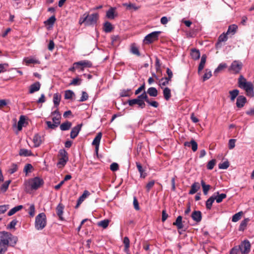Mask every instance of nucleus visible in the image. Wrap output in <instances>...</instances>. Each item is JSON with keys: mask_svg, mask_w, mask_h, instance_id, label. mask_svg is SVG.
I'll return each instance as SVG.
<instances>
[{"mask_svg": "<svg viewBox=\"0 0 254 254\" xmlns=\"http://www.w3.org/2000/svg\"><path fill=\"white\" fill-rule=\"evenodd\" d=\"M99 17V15L98 13L89 14L88 13L85 12L80 17L78 23L80 25L84 24L86 26L94 25L97 23Z\"/></svg>", "mask_w": 254, "mask_h": 254, "instance_id": "f257e3e1", "label": "nucleus"}, {"mask_svg": "<svg viewBox=\"0 0 254 254\" xmlns=\"http://www.w3.org/2000/svg\"><path fill=\"white\" fill-rule=\"evenodd\" d=\"M44 184V180L38 176L27 180L24 182L26 188L31 190H37L42 187Z\"/></svg>", "mask_w": 254, "mask_h": 254, "instance_id": "f03ea898", "label": "nucleus"}, {"mask_svg": "<svg viewBox=\"0 0 254 254\" xmlns=\"http://www.w3.org/2000/svg\"><path fill=\"white\" fill-rule=\"evenodd\" d=\"M238 86L244 89L247 95L253 96L254 95V85L251 82L247 81V79L243 76L240 75L238 78Z\"/></svg>", "mask_w": 254, "mask_h": 254, "instance_id": "7ed1b4c3", "label": "nucleus"}, {"mask_svg": "<svg viewBox=\"0 0 254 254\" xmlns=\"http://www.w3.org/2000/svg\"><path fill=\"white\" fill-rule=\"evenodd\" d=\"M18 239L10 233L6 231L0 232V242L13 246L15 245Z\"/></svg>", "mask_w": 254, "mask_h": 254, "instance_id": "20e7f679", "label": "nucleus"}, {"mask_svg": "<svg viewBox=\"0 0 254 254\" xmlns=\"http://www.w3.org/2000/svg\"><path fill=\"white\" fill-rule=\"evenodd\" d=\"M47 225V217L46 214L40 213L36 216L35 221V228L37 230H43Z\"/></svg>", "mask_w": 254, "mask_h": 254, "instance_id": "39448f33", "label": "nucleus"}, {"mask_svg": "<svg viewBox=\"0 0 254 254\" xmlns=\"http://www.w3.org/2000/svg\"><path fill=\"white\" fill-rule=\"evenodd\" d=\"M59 161L58 165L59 167L64 166L68 161V154L64 149H61L58 154Z\"/></svg>", "mask_w": 254, "mask_h": 254, "instance_id": "423d86ee", "label": "nucleus"}, {"mask_svg": "<svg viewBox=\"0 0 254 254\" xmlns=\"http://www.w3.org/2000/svg\"><path fill=\"white\" fill-rule=\"evenodd\" d=\"M161 33V31H154L148 34L145 36L144 42L146 44H150L153 42L158 39Z\"/></svg>", "mask_w": 254, "mask_h": 254, "instance_id": "0eeeda50", "label": "nucleus"}, {"mask_svg": "<svg viewBox=\"0 0 254 254\" xmlns=\"http://www.w3.org/2000/svg\"><path fill=\"white\" fill-rule=\"evenodd\" d=\"M251 248V244L249 241L245 240L239 246V249L242 254H248Z\"/></svg>", "mask_w": 254, "mask_h": 254, "instance_id": "6e6552de", "label": "nucleus"}, {"mask_svg": "<svg viewBox=\"0 0 254 254\" xmlns=\"http://www.w3.org/2000/svg\"><path fill=\"white\" fill-rule=\"evenodd\" d=\"M118 16V13L116 11V8L111 7L107 11L106 17L109 19H114Z\"/></svg>", "mask_w": 254, "mask_h": 254, "instance_id": "1a4fd4ad", "label": "nucleus"}, {"mask_svg": "<svg viewBox=\"0 0 254 254\" xmlns=\"http://www.w3.org/2000/svg\"><path fill=\"white\" fill-rule=\"evenodd\" d=\"M242 65L243 64L241 62L235 61L232 63L230 69L233 70L234 73H238L241 70Z\"/></svg>", "mask_w": 254, "mask_h": 254, "instance_id": "9d476101", "label": "nucleus"}, {"mask_svg": "<svg viewBox=\"0 0 254 254\" xmlns=\"http://www.w3.org/2000/svg\"><path fill=\"white\" fill-rule=\"evenodd\" d=\"M82 124H78L75 127H73L70 132V137L72 139H74L78 134L81 130Z\"/></svg>", "mask_w": 254, "mask_h": 254, "instance_id": "9b49d317", "label": "nucleus"}, {"mask_svg": "<svg viewBox=\"0 0 254 254\" xmlns=\"http://www.w3.org/2000/svg\"><path fill=\"white\" fill-rule=\"evenodd\" d=\"M90 194V192L87 190H85L83 192V193L79 197L77 200V204L75 206V209H77L80 204L82 203L83 201Z\"/></svg>", "mask_w": 254, "mask_h": 254, "instance_id": "f8f14e48", "label": "nucleus"}, {"mask_svg": "<svg viewBox=\"0 0 254 254\" xmlns=\"http://www.w3.org/2000/svg\"><path fill=\"white\" fill-rule=\"evenodd\" d=\"M146 93L144 91L141 95L137 96L136 99H131L128 100L127 102L130 106H133L135 104L137 105L139 99H146Z\"/></svg>", "mask_w": 254, "mask_h": 254, "instance_id": "ddd939ff", "label": "nucleus"}, {"mask_svg": "<svg viewBox=\"0 0 254 254\" xmlns=\"http://www.w3.org/2000/svg\"><path fill=\"white\" fill-rule=\"evenodd\" d=\"M191 217L197 223H199L202 219V214L200 211H194L192 212Z\"/></svg>", "mask_w": 254, "mask_h": 254, "instance_id": "4468645a", "label": "nucleus"}, {"mask_svg": "<svg viewBox=\"0 0 254 254\" xmlns=\"http://www.w3.org/2000/svg\"><path fill=\"white\" fill-rule=\"evenodd\" d=\"M247 101V99L245 96H239L237 99L236 106L239 108H242L244 106Z\"/></svg>", "mask_w": 254, "mask_h": 254, "instance_id": "2eb2a0df", "label": "nucleus"}, {"mask_svg": "<svg viewBox=\"0 0 254 254\" xmlns=\"http://www.w3.org/2000/svg\"><path fill=\"white\" fill-rule=\"evenodd\" d=\"M73 65H76V67L78 66H83L85 68L91 67L92 66V64L90 61L84 60L74 63Z\"/></svg>", "mask_w": 254, "mask_h": 254, "instance_id": "dca6fc26", "label": "nucleus"}, {"mask_svg": "<svg viewBox=\"0 0 254 254\" xmlns=\"http://www.w3.org/2000/svg\"><path fill=\"white\" fill-rule=\"evenodd\" d=\"M41 87V84L39 82H36L33 84H31L29 87V93L32 94L36 91L40 90Z\"/></svg>", "mask_w": 254, "mask_h": 254, "instance_id": "f3484780", "label": "nucleus"}, {"mask_svg": "<svg viewBox=\"0 0 254 254\" xmlns=\"http://www.w3.org/2000/svg\"><path fill=\"white\" fill-rule=\"evenodd\" d=\"M184 145L185 146L191 147L192 150L193 152H195L197 149V142L193 139L191 140L190 142H185Z\"/></svg>", "mask_w": 254, "mask_h": 254, "instance_id": "a211bd4d", "label": "nucleus"}, {"mask_svg": "<svg viewBox=\"0 0 254 254\" xmlns=\"http://www.w3.org/2000/svg\"><path fill=\"white\" fill-rule=\"evenodd\" d=\"M64 206L62 203H59L56 207V213L59 219L61 220H63V214L64 213Z\"/></svg>", "mask_w": 254, "mask_h": 254, "instance_id": "6ab92c4d", "label": "nucleus"}, {"mask_svg": "<svg viewBox=\"0 0 254 254\" xmlns=\"http://www.w3.org/2000/svg\"><path fill=\"white\" fill-rule=\"evenodd\" d=\"M33 141L35 147H39L42 142L41 136L38 134H36L33 137Z\"/></svg>", "mask_w": 254, "mask_h": 254, "instance_id": "aec40b11", "label": "nucleus"}, {"mask_svg": "<svg viewBox=\"0 0 254 254\" xmlns=\"http://www.w3.org/2000/svg\"><path fill=\"white\" fill-rule=\"evenodd\" d=\"M227 34L223 33L221 34L218 39V42L216 44V47L217 48H220L221 47V43L222 42H225L227 40L228 37L227 36Z\"/></svg>", "mask_w": 254, "mask_h": 254, "instance_id": "412c9836", "label": "nucleus"}, {"mask_svg": "<svg viewBox=\"0 0 254 254\" xmlns=\"http://www.w3.org/2000/svg\"><path fill=\"white\" fill-rule=\"evenodd\" d=\"M206 55L204 54L202 56L200 62L199 64L198 67V73L200 74V71L203 69L206 61Z\"/></svg>", "mask_w": 254, "mask_h": 254, "instance_id": "4be33fe9", "label": "nucleus"}, {"mask_svg": "<svg viewBox=\"0 0 254 254\" xmlns=\"http://www.w3.org/2000/svg\"><path fill=\"white\" fill-rule=\"evenodd\" d=\"M173 225L174 226H176L178 229H182L184 227V225L182 223V217L181 216H179L175 222H173Z\"/></svg>", "mask_w": 254, "mask_h": 254, "instance_id": "5701e85b", "label": "nucleus"}, {"mask_svg": "<svg viewBox=\"0 0 254 254\" xmlns=\"http://www.w3.org/2000/svg\"><path fill=\"white\" fill-rule=\"evenodd\" d=\"M104 31L106 33H110L113 29V26L109 21H106L103 25Z\"/></svg>", "mask_w": 254, "mask_h": 254, "instance_id": "b1692460", "label": "nucleus"}, {"mask_svg": "<svg viewBox=\"0 0 254 254\" xmlns=\"http://www.w3.org/2000/svg\"><path fill=\"white\" fill-rule=\"evenodd\" d=\"M190 55L193 60H197L200 58V52L198 50L192 49L191 50Z\"/></svg>", "mask_w": 254, "mask_h": 254, "instance_id": "393cba45", "label": "nucleus"}, {"mask_svg": "<svg viewBox=\"0 0 254 254\" xmlns=\"http://www.w3.org/2000/svg\"><path fill=\"white\" fill-rule=\"evenodd\" d=\"M132 94L131 90L130 89H123L121 90L120 93V97H129Z\"/></svg>", "mask_w": 254, "mask_h": 254, "instance_id": "a878e982", "label": "nucleus"}, {"mask_svg": "<svg viewBox=\"0 0 254 254\" xmlns=\"http://www.w3.org/2000/svg\"><path fill=\"white\" fill-rule=\"evenodd\" d=\"M163 96L166 100H169L171 97V90L168 87H165L163 91Z\"/></svg>", "mask_w": 254, "mask_h": 254, "instance_id": "bb28decb", "label": "nucleus"}, {"mask_svg": "<svg viewBox=\"0 0 254 254\" xmlns=\"http://www.w3.org/2000/svg\"><path fill=\"white\" fill-rule=\"evenodd\" d=\"M200 188L199 185L198 183H193L191 186V189L190 190L189 194H193L196 192L198 189Z\"/></svg>", "mask_w": 254, "mask_h": 254, "instance_id": "cd10ccee", "label": "nucleus"}, {"mask_svg": "<svg viewBox=\"0 0 254 254\" xmlns=\"http://www.w3.org/2000/svg\"><path fill=\"white\" fill-rule=\"evenodd\" d=\"M61 95L59 93H55L53 96V102L55 107H57L60 103Z\"/></svg>", "mask_w": 254, "mask_h": 254, "instance_id": "c85d7f7f", "label": "nucleus"}, {"mask_svg": "<svg viewBox=\"0 0 254 254\" xmlns=\"http://www.w3.org/2000/svg\"><path fill=\"white\" fill-rule=\"evenodd\" d=\"M72 124L71 122L66 121L60 126V129L63 131L68 130L71 127Z\"/></svg>", "mask_w": 254, "mask_h": 254, "instance_id": "c756f323", "label": "nucleus"}, {"mask_svg": "<svg viewBox=\"0 0 254 254\" xmlns=\"http://www.w3.org/2000/svg\"><path fill=\"white\" fill-rule=\"evenodd\" d=\"M250 221V219L248 218H245L244 220H243L240 225L239 230L240 231H244V230L246 229L247 224Z\"/></svg>", "mask_w": 254, "mask_h": 254, "instance_id": "7c9ffc66", "label": "nucleus"}, {"mask_svg": "<svg viewBox=\"0 0 254 254\" xmlns=\"http://www.w3.org/2000/svg\"><path fill=\"white\" fill-rule=\"evenodd\" d=\"M23 208V206L21 205H17L13 208L11 209L8 212V216H12L17 211L21 210Z\"/></svg>", "mask_w": 254, "mask_h": 254, "instance_id": "2f4dec72", "label": "nucleus"}, {"mask_svg": "<svg viewBox=\"0 0 254 254\" xmlns=\"http://www.w3.org/2000/svg\"><path fill=\"white\" fill-rule=\"evenodd\" d=\"M229 93L230 95L231 101L233 102L234 101L235 98L238 96L239 94V91L238 89H234L230 91Z\"/></svg>", "mask_w": 254, "mask_h": 254, "instance_id": "473e14b6", "label": "nucleus"}, {"mask_svg": "<svg viewBox=\"0 0 254 254\" xmlns=\"http://www.w3.org/2000/svg\"><path fill=\"white\" fill-rule=\"evenodd\" d=\"M102 134L101 132H98L95 137L94 138L92 144L95 146H99L100 142L102 138Z\"/></svg>", "mask_w": 254, "mask_h": 254, "instance_id": "72a5a7b5", "label": "nucleus"}, {"mask_svg": "<svg viewBox=\"0 0 254 254\" xmlns=\"http://www.w3.org/2000/svg\"><path fill=\"white\" fill-rule=\"evenodd\" d=\"M146 93L152 97H156L158 95L157 90L156 88L153 87L149 88Z\"/></svg>", "mask_w": 254, "mask_h": 254, "instance_id": "f704fd0d", "label": "nucleus"}, {"mask_svg": "<svg viewBox=\"0 0 254 254\" xmlns=\"http://www.w3.org/2000/svg\"><path fill=\"white\" fill-rule=\"evenodd\" d=\"M32 153L30 150L27 149H20L19 152V155L23 156H29L32 155Z\"/></svg>", "mask_w": 254, "mask_h": 254, "instance_id": "c9c22d12", "label": "nucleus"}, {"mask_svg": "<svg viewBox=\"0 0 254 254\" xmlns=\"http://www.w3.org/2000/svg\"><path fill=\"white\" fill-rule=\"evenodd\" d=\"M110 223L109 219H104L98 222L97 225L98 226L101 227L104 229H106L108 227Z\"/></svg>", "mask_w": 254, "mask_h": 254, "instance_id": "e433bc0d", "label": "nucleus"}, {"mask_svg": "<svg viewBox=\"0 0 254 254\" xmlns=\"http://www.w3.org/2000/svg\"><path fill=\"white\" fill-rule=\"evenodd\" d=\"M237 28L238 26L235 24H233L229 26L227 31L226 34L231 33L232 35H234L236 33Z\"/></svg>", "mask_w": 254, "mask_h": 254, "instance_id": "4c0bfd02", "label": "nucleus"}, {"mask_svg": "<svg viewBox=\"0 0 254 254\" xmlns=\"http://www.w3.org/2000/svg\"><path fill=\"white\" fill-rule=\"evenodd\" d=\"M18 169V166L16 164H12L8 169L7 172L8 174H12L17 171Z\"/></svg>", "mask_w": 254, "mask_h": 254, "instance_id": "58836bf2", "label": "nucleus"}, {"mask_svg": "<svg viewBox=\"0 0 254 254\" xmlns=\"http://www.w3.org/2000/svg\"><path fill=\"white\" fill-rule=\"evenodd\" d=\"M201 184L203 189V193L204 194L206 195L210 188V186L209 185H206L203 180H201Z\"/></svg>", "mask_w": 254, "mask_h": 254, "instance_id": "ea45409f", "label": "nucleus"}, {"mask_svg": "<svg viewBox=\"0 0 254 254\" xmlns=\"http://www.w3.org/2000/svg\"><path fill=\"white\" fill-rule=\"evenodd\" d=\"M25 120V119L24 116H21L20 117L19 120L17 124V129L19 131H20L22 129Z\"/></svg>", "mask_w": 254, "mask_h": 254, "instance_id": "a19ab883", "label": "nucleus"}, {"mask_svg": "<svg viewBox=\"0 0 254 254\" xmlns=\"http://www.w3.org/2000/svg\"><path fill=\"white\" fill-rule=\"evenodd\" d=\"M144 100L145 101V102L147 103H148L149 105H150V106H151L154 108H157L159 106V103L157 101H150L149 99L148 96L147 95H146V98L144 99Z\"/></svg>", "mask_w": 254, "mask_h": 254, "instance_id": "79ce46f5", "label": "nucleus"}, {"mask_svg": "<svg viewBox=\"0 0 254 254\" xmlns=\"http://www.w3.org/2000/svg\"><path fill=\"white\" fill-rule=\"evenodd\" d=\"M9 245L0 242V254H4L7 251Z\"/></svg>", "mask_w": 254, "mask_h": 254, "instance_id": "37998d69", "label": "nucleus"}, {"mask_svg": "<svg viewBox=\"0 0 254 254\" xmlns=\"http://www.w3.org/2000/svg\"><path fill=\"white\" fill-rule=\"evenodd\" d=\"M215 200L214 197L211 196L209 197L206 202V207L207 209H210L211 208L212 204Z\"/></svg>", "mask_w": 254, "mask_h": 254, "instance_id": "c03bdc74", "label": "nucleus"}, {"mask_svg": "<svg viewBox=\"0 0 254 254\" xmlns=\"http://www.w3.org/2000/svg\"><path fill=\"white\" fill-rule=\"evenodd\" d=\"M24 62L26 63V65H29L30 64H39V62L35 59L26 58L24 59Z\"/></svg>", "mask_w": 254, "mask_h": 254, "instance_id": "a18cd8bd", "label": "nucleus"}, {"mask_svg": "<svg viewBox=\"0 0 254 254\" xmlns=\"http://www.w3.org/2000/svg\"><path fill=\"white\" fill-rule=\"evenodd\" d=\"M33 170V167L32 165L30 164H27L24 166V168L23 169L24 172L27 174L28 173H30L32 172V170Z\"/></svg>", "mask_w": 254, "mask_h": 254, "instance_id": "49530a36", "label": "nucleus"}, {"mask_svg": "<svg viewBox=\"0 0 254 254\" xmlns=\"http://www.w3.org/2000/svg\"><path fill=\"white\" fill-rule=\"evenodd\" d=\"M218 194V192H217ZM227 195L225 193H221L220 194H218L217 196L214 197L215 198V200H216L217 203H220L222 201L223 199L226 197Z\"/></svg>", "mask_w": 254, "mask_h": 254, "instance_id": "de8ad7c7", "label": "nucleus"}, {"mask_svg": "<svg viewBox=\"0 0 254 254\" xmlns=\"http://www.w3.org/2000/svg\"><path fill=\"white\" fill-rule=\"evenodd\" d=\"M61 118V114L59 113H58L57 114L52 118V120L53 123H55L58 126L60 124V120Z\"/></svg>", "mask_w": 254, "mask_h": 254, "instance_id": "09e8293b", "label": "nucleus"}, {"mask_svg": "<svg viewBox=\"0 0 254 254\" xmlns=\"http://www.w3.org/2000/svg\"><path fill=\"white\" fill-rule=\"evenodd\" d=\"M74 95V93L72 91L68 90L65 91L64 98L65 99H70Z\"/></svg>", "mask_w": 254, "mask_h": 254, "instance_id": "8fccbe9b", "label": "nucleus"}, {"mask_svg": "<svg viewBox=\"0 0 254 254\" xmlns=\"http://www.w3.org/2000/svg\"><path fill=\"white\" fill-rule=\"evenodd\" d=\"M130 51L132 54L135 55L137 56H139L140 55L138 48L136 47L134 44L131 45Z\"/></svg>", "mask_w": 254, "mask_h": 254, "instance_id": "3c124183", "label": "nucleus"}, {"mask_svg": "<svg viewBox=\"0 0 254 254\" xmlns=\"http://www.w3.org/2000/svg\"><path fill=\"white\" fill-rule=\"evenodd\" d=\"M10 180H7L5 181L1 186L0 190L3 192H5L9 186V184L10 183Z\"/></svg>", "mask_w": 254, "mask_h": 254, "instance_id": "603ef678", "label": "nucleus"}, {"mask_svg": "<svg viewBox=\"0 0 254 254\" xmlns=\"http://www.w3.org/2000/svg\"><path fill=\"white\" fill-rule=\"evenodd\" d=\"M212 76L211 71L209 70L208 69H206V72L204 73L202 77L203 81H205L207 79H209Z\"/></svg>", "mask_w": 254, "mask_h": 254, "instance_id": "864d4df0", "label": "nucleus"}, {"mask_svg": "<svg viewBox=\"0 0 254 254\" xmlns=\"http://www.w3.org/2000/svg\"><path fill=\"white\" fill-rule=\"evenodd\" d=\"M227 66L226 64H220L217 68L215 70L214 72V74L216 75V73L223 70V69L226 68Z\"/></svg>", "mask_w": 254, "mask_h": 254, "instance_id": "5fc2aeb1", "label": "nucleus"}, {"mask_svg": "<svg viewBox=\"0 0 254 254\" xmlns=\"http://www.w3.org/2000/svg\"><path fill=\"white\" fill-rule=\"evenodd\" d=\"M124 244H125V251L126 252L128 251L129 247V240L128 237H125L124 238Z\"/></svg>", "mask_w": 254, "mask_h": 254, "instance_id": "6e6d98bb", "label": "nucleus"}, {"mask_svg": "<svg viewBox=\"0 0 254 254\" xmlns=\"http://www.w3.org/2000/svg\"><path fill=\"white\" fill-rule=\"evenodd\" d=\"M242 214L243 212L242 211L236 213L233 216L232 221L234 222H237L241 219Z\"/></svg>", "mask_w": 254, "mask_h": 254, "instance_id": "4d7b16f0", "label": "nucleus"}, {"mask_svg": "<svg viewBox=\"0 0 254 254\" xmlns=\"http://www.w3.org/2000/svg\"><path fill=\"white\" fill-rule=\"evenodd\" d=\"M28 213L30 217H33L35 214V208L34 204H32L30 205L28 209Z\"/></svg>", "mask_w": 254, "mask_h": 254, "instance_id": "13d9d810", "label": "nucleus"}, {"mask_svg": "<svg viewBox=\"0 0 254 254\" xmlns=\"http://www.w3.org/2000/svg\"><path fill=\"white\" fill-rule=\"evenodd\" d=\"M229 162L228 161L226 160L222 163H219L218 166L219 168L220 169H226L229 166Z\"/></svg>", "mask_w": 254, "mask_h": 254, "instance_id": "bf43d9fd", "label": "nucleus"}, {"mask_svg": "<svg viewBox=\"0 0 254 254\" xmlns=\"http://www.w3.org/2000/svg\"><path fill=\"white\" fill-rule=\"evenodd\" d=\"M110 169L113 172H115L119 169V165L117 163L114 162L110 166Z\"/></svg>", "mask_w": 254, "mask_h": 254, "instance_id": "052dcab7", "label": "nucleus"}, {"mask_svg": "<svg viewBox=\"0 0 254 254\" xmlns=\"http://www.w3.org/2000/svg\"><path fill=\"white\" fill-rule=\"evenodd\" d=\"M216 164V160L212 159L208 162L207 168L209 170H212Z\"/></svg>", "mask_w": 254, "mask_h": 254, "instance_id": "680f3d73", "label": "nucleus"}, {"mask_svg": "<svg viewBox=\"0 0 254 254\" xmlns=\"http://www.w3.org/2000/svg\"><path fill=\"white\" fill-rule=\"evenodd\" d=\"M56 20V18L55 16H52L50 17L46 22L45 23L48 25H52L54 24Z\"/></svg>", "mask_w": 254, "mask_h": 254, "instance_id": "e2e57ef3", "label": "nucleus"}, {"mask_svg": "<svg viewBox=\"0 0 254 254\" xmlns=\"http://www.w3.org/2000/svg\"><path fill=\"white\" fill-rule=\"evenodd\" d=\"M81 81V79L79 78H75L73 79V80L71 81V82L69 83V85H78L80 84V81Z\"/></svg>", "mask_w": 254, "mask_h": 254, "instance_id": "0e129e2a", "label": "nucleus"}, {"mask_svg": "<svg viewBox=\"0 0 254 254\" xmlns=\"http://www.w3.org/2000/svg\"><path fill=\"white\" fill-rule=\"evenodd\" d=\"M46 124L47 125L49 128L51 129H55L56 127H58L57 125H56L55 123H52L50 121H46Z\"/></svg>", "mask_w": 254, "mask_h": 254, "instance_id": "69168bd1", "label": "nucleus"}, {"mask_svg": "<svg viewBox=\"0 0 254 254\" xmlns=\"http://www.w3.org/2000/svg\"><path fill=\"white\" fill-rule=\"evenodd\" d=\"M236 141L235 139H230L229 140L228 147L229 149H232L235 147Z\"/></svg>", "mask_w": 254, "mask_h": 254, "instance_id": "338daca9", "label": "nucleus"}, {"mask_svg": "<svg viewBox=\"0 0 254 254\" xmlns=\"http://www.w3.org/2000/svg\"><path fill=\"white\" fill-rule=\"evenodd\" d=\"M88 98V94L85 92L82 91V96L80 98V99L79 100V101L80 102H83L86 101Z\"/></svg>", "mask_w": 254, "mask_h": 254, "instance_id": "774afa93", "label": "nucleus"}]
</instances>
